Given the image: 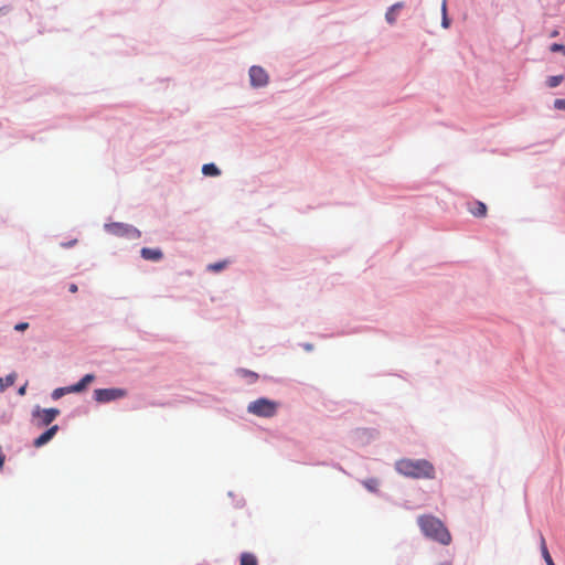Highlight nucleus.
Segmentation results:
<instances>
[{
  "instance_id": "10",
  "label": "nucleus",
  "mask_w": 565,
  "mask_h": 565,
  "mask_svg": "<svg viewBox=\"0 0 565 565\" xmlns=\"http://www.w3.org/2000/svg\"><path fill=\"white\" fill-rule=\"evenodd\" d=\"M96 376L93 373L85 374L78 382L72 384V388L74 393L84 392L87 386L95 381Z\"/></svg>"
},
{
  "instance_id": "28",
  "label": "nucleus",
  "mask_w": 565,
  "mask_h": 565,
  "mask_svg": "<svg viewBox=\"0 0 565 565\" xmlns=\"http://www.w3.org/2000/svg\"><path fill=\"white\" fill-rule=\"evenodd\" d=\"M77 290H78V287H77V285H76V284H70V286H68V291H70V292H73V294H74V292H76Z\"/></svg>"
},
{
  "instance_id": "23",
  "label": "nucleus",
  "mask_w": 565,
  "mask_h": 565,
  "mask_svg": "<svg viewBox=\"0 0 565 565\" xmlns=\"http://www.w3.org/2000/svg\"><path fill=\"white\" fill-rule=\"evenodd\" d=\"M555 109L565 110V98H557L553 104Z\"/></svg>"
},
{
  "instance_id": "20",
  "label": "nucleus",
  "mask_w": 565,
  "mask_h": 565,
  "mask_svg": "<svg viewBox=\"0 0 565 565\" xmlns=\"http://www.w3.org/2000/svg\"><path fill=\"white\" fill-rule=\"evenodd\" d=\"M237 372L239 374H242L244 377H246L248 380V383H255L258 379V374L250 371V370H247V369H238Z\"/></svg>"
},
{
  "instance_id": "26",
  "label": "nucleus",
  "mask_w": 565,
  "mask_h": 565,
  "mask_svg": "<svg viewBox=\"0 0 565 565\" xmlns=\"http://www.w3.org/2000/svg\"><path fill=\"white\" fill-rule=\"evenodd\" d=\"M300 347L306 350L307 352H311L313 351L315 347L312 343L310 342H303V343H300Z\"/></svg>"
},
{
  "instance_id": "32",
  "label": "nucleus",
  "mask_w": 565,
  "mask_h": 565,
  "mask_svg": "<svg viewBox=\"0 0 565 565\" xmlns=\"http://www.w3.org/2000/svg\"><path fill=\"white\" fill-rule=\"evenodd\" d=\"M244 505V500L243 499H239L236 503H235V507L236 508H241Z\"/></svg>"
},
{
  "instance_id": "7",
  "label": "nucleus",
  "mask_w": 565,
  "mask_h": 565,
  "mask_svg": "<svg viewBox=\"0 0 565 565\" xmlns=\"http://www.w3.org/2000/svg\"><path fill=\"white\" fill-rule=\"evenodd\" d=\"M249 83L254 88H263L268 84V74L267 72L259 65H253L248 71Z\"/></svg>"
},
{
  "instance_id": "13",
  "label": "nucleus",
  "mask_w": 565,
  "mask_h": 565,
  "mask_svg": "<svg viewBox=\"0 0 565 565\" xmlns=\"http://www.w3.org/2000/svg\"><path fill=\"white\" fill-rule=\"evenodd\" d=\"M362 484L364 486L365 489H367L372 493L379 492L380 481L377 478H374V477L367 478L362 481Z\"/></svg>"
},
{
  "instance_id": "14",
  "label": "nucleus",
  "mask_w": 565,
  "mask_h": 565,
  "mask_svg": "<svg viewBox=\"0 0 565 565\" xmlns=\"http://www.w3.org/2000/svg\"><path fill=\"white\" fill-rule=\"evenodd\" d=\"M71 393H74L71 385L61 386V387L53 390V392L51 393V397H52V399L56 401V399H60L61 397H63L64 395L71 394Z\"/></svg>"
},
{
  "instance_id": "17",
  "label": "nucleus",
  "mask_w": 565,
  "mask_h": 565,
  "mask_svg": "<svg viewBox=\"0 0 565 565\" xmlns=\"http://www.w3.org/2000/svg\"><path fill=\"white\" fill-rule=\"evenodd\" d=\"M565 79V75H552L546 78V86L550 88L557 87Z\"/></svg>"
},
{
  "instance_id": "8",
  "label": "nucleus",
  "mask_w": 565,
  "mask_h": 565,
  "mask_svg": "<svg viewBox=\"0 0 565 565\" xmlns=\"http://www.w3.org/2000/svg\"><path fill=\"white\" fill-rule=\"evenodd\" d=\"M58 429H60L58 425H51L47 429H45L41 435H39L33 440V446L35 448H41V447L45 446L54 438V436L57 434Z\"/></svg>"
},
{
  "instance_id": "6",
  "label": "nucleus",
  "mask_w": 565,
  "mask_h": 565,
  "mask_svg": "<svg viewBox=\"0 0 565 565\" xmlns=\"http://www.w3.org/2000/svg\"><path fill=\"white\" fill-rule=\"evenodd\" d=\"M58 415L60 409L55 407L41 408L39 405H36L32 409V417L36 419L35 425L38 427H45L51 425Z\"/></svg>"
},
{
  "instance_id": "18",
  "label": "nucleus",
  "mask_w": 565,
  "mask_h": 565,
  "mask_svg": "<svg viewBox=\"0 0 565 565\" xmlns=\"http://www.w3.org/2000/svg\"><path fill=\"white\" fill-rule=\"evenodd\" d=\"M541 551H542V556H543L546 565H555V563L546 547L545 540L543 536L541 537Z\"/></svg>"
},
{
  "instance_id": "21",
  "label": "nucleus",
  "mask_w": 565,
  "mask_h": 565,
  "mask_svg": "<svg viewBox=\"0 0 565 565\" xmlns=\"http://www.w3.org/2000/svg\"><path fill=\"white\" fill-rule=\"evenodd\" d=\"M227 265L226 260H220L207 265V269L214 273L223 270Z\"/></svg>"
},
{
  "instance_id": "11",
  "label": "nucleus",
  "mask_w": 565,
  "mask_h": 565,
  "mask_svg": "<svg viewBox=\"0 0 565 565\" xmlns=\"http://www.w3.org/2000/svg\"><path fill=\"white\" fill-rule=\"evenodd\" d=\"M404 6H405L404 2L399 1V2H395L394 4H392L391 7L387 8V10L385 12V21L390 25L395 24V22L397 20L396 11L403 9Z\"/></svg>"
},
{
  "instance_id": "22",
  "label": "nucleus",
  "mask_w": 565,
  "mask_h": 565,
  "mask_svg": "<svg viewBox=\"0 0 565 565\" xmlns=\"http://www.w3.org/2000/svg\"><path fill=\"white\" fill-rule=\"evenodd\" d=\"M550 51L553 53H562L565 56V45L562 43H552Z\"/></svg>"
},
{
  "instance_id": "2",
  "label": "nucleus",
  "mask_w": 565,
  "mask_h": 565,
  "mask_svg": "<svg viewBox=\"0 0 565 565\" xmlns=\"http://www.w3.org/2000/svg\"><path fill=\"white\" fill-rule=\"evenodd\" d=\"M418 526L422 533L443 545H448L451 542V535L445 524L434 515L425 514L417 519Z\"/></svg>"
},
{
  "instance_id": "35",
  "label": "nucleus",
  "mask_w": 565,
  "mask_h": 565,
  "mask_svg": "<svg viewBox=\"0 0 565 565\" xmlns=\"http://www.w3.org/2000/svg\"><path fill=\"white\" fill-rule=\"evenodd\" d=\"M437 565H451V563L450 562H443V563H439Z\"/></svg>"
},
{
  "instance_id": "9",
  "label": "nucleus",
  "mask_w": 565,
  "mask_h": 565,
  "mask_svg": "<svg viewBox=\"0 0 565 565\" xmlns=\"http://www.w3.org/2000/svg\"><path fill=\"white\" fill-rule=\"evenodd\" d=\"M140 256L145 260L160 262L161 259H163V252L159 247H156V248L142 247L140 249Z\"/></svg>"
},
{
  "instance_id": "12",
  "label": "nucleus",
  "mask_w": 565,
  "mask_h": 565,
  "mask_svg": "<svg viewBox=\"0 0 565 565\" xmlns=\"http://www.w3.org/2000/svg\"><path fill=\"white\" fill-rule=\"evenodd\" d=\"M202 173L205 177H218L221 175L222 172L221 169L214 162H209L202 166Z\"/></svg>"
},
{
  "instance_id": "33",
  "label": "nucleus",
  "mask_w": 565,
  "mask_h": 565,
  "mask_svg": "<svg viewBox=\"0 0 565 565\" xmlns=\"http://www.w3.org/2000/svg\"><path fill=\"white\" fill-rule=\"evenodd\" d=\"M350 332H345V331H339L337 332L334 335H344V334H349Z\"/></svg>"
},
{
  "instance_id": "3",
  "label": "nucleus",
  "mask_w": 565,
  "mask_h": 565,
  "mask_svg": "<svg viewBox=\"0 0 565 565\" xmlns=\"http://www.w3.org/2000/svg\"><path fill=\"white\" fill-rule=\"evenodd\" d=\"M279 404L267 397H259L250 402L247 406L249 414L258 417L270 418L276 415Z\"/></svg>"
},
{
  "instance_id": "24",
  "label": "nucleus",
  "mask_w": 565,
  "mask_h": 565,
  "mask_svg": "<svg viewBox=\"0 0 565 565\" xmlns=\"http://www.w3.org/2000/svg\"><path fill=\"white\" fill-rule=\"evenodd\" d=\"M29 323L28 322H18L17 324H14V330L18 331V332H23L25 331L28 328H29Z\"/></svg>"
},
{
  "instance_id": "30",
  "label": "nucleus",
  "mask_w": 565,
  "mask_h": 565,
  "mask_svg": "<svg viewBox=\"0 0 565 565\" xmlns=\"http://www.w3.org/2000/svg\"><path fill=\"white\" fill-rule=\"evenodd\" d=\"M75 243H76V239H73V241H70V242H67V243H63L62 245H63L64 247H72V246H74V245H75Z\"/></svg>"
},
{
  "instance_id": "4",
  "label": "nucleus",
  "mask_w": 565,
  "mask_h": 565,
  "mask_svg": "<svg viewBox=\"0 0 565 565\" xmlns=\"http://www.w3.org/2000/svg\"><path fill=\"white\" fill-rule=\"evenodd\" d=\"M104 230L114 236L125 237L131 241L139 239L141 237V232L131 224L121 223V222H113L106 223L104 225Z\"/></svg>"
},
{
  "instance_id": "16",
  "label": "nucleus",
  "mask_w": 565,
  "mask_h": 565,
  "mask_svg": "<svg viewBox=\"0 0 565 565\" xmlns=\"http://www.w3.org/2000/svg\"><path fill=\"white\" fill-rule=\"evenodd\" d=\"M239 565H258V562L254 554L244 552L241 554Z\"/></svg>"
},
{
  "instance_id": "29",
  "label": "nucleus",
  "mask_w": 565,
  "mask_h": 565,
  "mask_svg": "<svg viewBox=\"0 0 565 565\" xmlns=\"http://www.w3.org/2000/svg\"><path fill=\"white\" fill-rule=\"evenodd\" d=\"M25 391H26V384H24L23 386L19 387V390H18V394H19V395H24V394H25Z\"/></svg>"
},
{
  "instance_id": "19",
  "label": "nucleus",
  "mask_w": 565,
  "mask_h": 565,
  "mask_svg": "<svg viewBox=\"0 0 565 565\" xmlns=\"http://www.w3.org/2000/svg\"><path fill=\"white\" fill-rule=\"evenodd\" d=\"M17 379V374L14 372L8 374L6 377H0V388L3 391L6 387L13 385Z\"/></svg>"
},
{
  "instance_id": "27",
  "label": "nucleus",
  "mask_w": 565,
  "mask_h": 565,
  "mask_svg": "<svg viewBox=\"0 0 565 565\" xmlns=\"http://www.w3.org/2000/svg\"><path fill=\"white\" fill-rule=\"evenodd\" d=\"M11 9L12 8L10 6H2L0 8V17L8 14L11 11Z\"/></svg>"
},
{
  "instance_id": "36",
  "label": "nucleus",
  "mask_w": 565,
  "mask_h": 565,
  "mask_svg": "<svg viewBox=\"0 0 565 565\" xmlns=\"http://www.w3.org/2000/svg\"><path fill=\"white\" fill-rule=\"evenodd\" d=\"M228 497L234 498V492H233V491H230V492H228Z\"/></svg>"
},
{
  "instance_id": "25",
  "label": "nucleus",
  "mask_w": 565,
  "mask_h": 565,
  "mask_svg": "<svg viewBox=\"0 0 565 565\" xmlns=\"http://www.w3.org/2000/svg\"><path fill=\"white\" fill-rule=\"evenodd\" d=\"M450 23H451V21L448 18V14L447 13L443 14V17H441V26L444 29H448L450 26Z\"/></svg>"
},
{
  "instance_id": "1",
  "label": "nucleus",
  "mask_w": 565,
  "mask_h": 565,
  "mask_svg": "<svg viewBox=\"0 0 565 565\" xmlns=\"http://www.w3.org/2000/svg\"><path fill=\"white\" fill-rule=\"evenodd\" d=\"M395 470L405 477L413 479H434L435 467L427 459L403 458L395 462Z\"/></svg>"
},
{
  "instance_id": "31",
  "label": "nucleus",
  "mask_w": 565,
  "mask_h": 565,
  "mask_svg": "<svg viewBox=\"0 0 565 565\" xmlns=\"http://www.w3.org/2000/svg\"><path fill=\"white\" fill-rule=\"evenodd\" d=\"M441 13L445 14L447 13V3H446V0L443 1V4H441Z\"/></svg>"
},
{
  "instance_id": "5",
  "label": "nucleus",
  "mask_w": 565,
  "mask_h": 565,
  "mask_svg": "<svg viewBox=\"0 0 565 565\" xmlns=\"http://www.w3.org/2000/svg\"><path fill=\"white\" fill-rule=\"evenodd\" d=\"M127 394V390L121 387L96 388L94 391V399L99 404H107L126 397Z\"/></svg>"
},
{
  "instance_id": "15",
  "label": "nucleus",
  "mask_w": 565,
  "mask_h": 565,
  "mask_svg": "<svg viewBox=\"0 0 565 565\" xmlns=\"http://www.w3.org/2000/svg\"><path fill=\"white\" fill-rule=\"evenodd\" d=\"M475 207L473 209H470V212L472 213L473 216L476 217H483L486 216L487 214V205L481 202V201H476L475 202Z\"/></svg>"
},
{
  "instance_id": "34",
  "label": "nucleus",
  "mask_w": 565,
  "mask_h": 565,
  "mask_svg": "<svg viewBox=\"0 0 565 565\" xmlns=\"http://www.w3.org/2000/svg\"><path fill=\"white\" fill-rule=\"evenodd\" d=\"M558 35V31L554 30L552 33H551V36L554 38V36H557Z\"/></svg>"
}]
</instances>
